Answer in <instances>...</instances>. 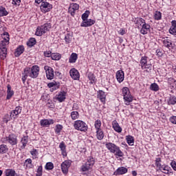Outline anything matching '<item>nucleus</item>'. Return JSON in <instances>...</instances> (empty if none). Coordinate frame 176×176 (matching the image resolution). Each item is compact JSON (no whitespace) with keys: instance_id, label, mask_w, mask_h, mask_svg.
<instances>
[{"instance_id":"nucleus-6","label":"nucleus","mask_w":176,"mask_h":176,"mask_svg":"<svg viewBox=\"0 0 176 176\" xmlns=\"http://www.w3.org/2000/svg\"><path fill=\"white\" fill-rule=\"evenodd\" d=\"M94 165V158L89 157L86 163L81 167L82 171H89L91 167Z\"/></svg>"},{"instance_id":"nucleus-26","label":"nucleus","mask_w":176,"mask_h":176,"mask_svg":"<svg viewBox=\"0 0 176 176\" xmlns=\"http://www.w3.org/2000/svg\"><path fill=\"white\" fill-rule=\"evenodd\" d=\"M170 167L167 165H162L160 169H157V171H161L164 174H168L170 173Z\"/></svg>"},{"instance_id":"nucleus-62","label":"nucleus","mask_w":176,"mask_h":176,"mask_svg":"<svg viewBox=\"0 0 176 176\" xmlns=\"http://www.w3.org/2000/svg\"><path fill=\"white\" fill-rule=\"evenodd\" d=\"M171 24H172L171 27L176 28V21L175 20L172 21Z\"/></svg>"},{"instance_id":"nucleus-33","label":"nucleus","mask_w":176,"mask_h":176,"mask_svg":"<svg viewBox=\"0 0 176 176\" xmlns=\"http://www.w3.org/2000/svg\"><path fill=\"white\" fill-rule=\"evenodd\" d=\"M126 142L129 145H130L131 146H133V145H134V138L131 135H128L126 136Z\"/></svg>"},{"instance_id":"nucleus-3","label":"nucleus","mask_w":176,"mask_h":176,"mask_svg":"<svg viewBox=\"0 0 176 176\" xmlns=\"http://www.w3.org/2000/svg\"><path fill=\"white\" fill-rule=\"evenodd\" d=\"M52 28V24L50 23H45L44 25L37 28L36 31V35L37 36H42L43 34H46Z\"/></svg>"},{"instance_id":"nucleus-43","label":"nucleus","mask_w":176,"mask_h":176,"mask_svg":"<svg viewBox=\"0 0 176 176\" xmlns=\"http://www.w3.org/2000/svg\"><path fill=\"white\" fill-rule=\"evenodd\" d=\"M65 41L66 43H71L72 41V36L69 34H67L65 36Z\"/></svg>"},{"instance_id":"nucleus-12","label":"nucleus","mask_w":176,"mask_h":176,"mask_svg":"<svg viewBox=\"0 0 176 176\" xmlns=\"http://www.w3.org/2000/svg\"><path fill=\"white\" fill-rule=\"evenodd\" d=\"M71 167V162L68 160H65L61 164V170L63 174L68 173V168Z\"/></svg>"},{"instance_id":"nucleus-58","label":"nucleus","mask_w":176,"mask_h":176,"mask_svg":"<svg viewBox=\"0 0 176 176\" xmlns=\"http://www.w3.org/2000/svg\"><path fill=\"white\" fill-rule=\"evenodd\" d=\"M36 173H37V174H41L42 175V173H43L42 166H38Z\"/></svg>"},{"instance_id":"nucleus-35","label":"nucleus","mask_w":176,"mask_h":176,"mask_svg":"<svg viewBox=\"0 0 176 176\" xmlns=\"http://www.w3.org/2000/svg\"><path fill=\"white\" fill-rule=\"evenodd\" d=\"M136 25L138 26V27H142V25H144V24H145L146 23V22H145V20L144 19H142V18H138L137 19H136Z\"/></svg>"},{"instance_id":"nucleus-41","label":"nucleus","mask_w":176,"mask_h":176,"mask_svg":"<svg viewBox=\"0 0 176 176\" xmlns=\"http://www.w3.org/2000/svg\"><path fill=\"white\" fill-rule=\"evenodd\" d=\"M96 130H101V120H97L94 123Z\"/></svg>"},{"instance_id":"nucleus-29","label":"nucleus","mask_w":176,"mask_h":176,"mask_svg":"<svg viewBox=\"0 0 176 176\" xmlns=\"http://www.w3.org/2000/svg\"><path fill=\"white\" fill-rule=\"evenodd\" d=\"M76 60H78V54L76 53H72L69 58V63H76Z\"/></svg>"},{"instance_id":"nucleus-9","label":"nucleus","mask_w":176,"mask_h":176,"mask_svg":"<svg viewBox=\"0 0 176 176\" xmlns=\"http://www.w3.org/2000/svg\"><path fill=\"white\" fill-rule=\"evenodd\" d=\"M44 69L46 72V77L50 80H52L54 78V70L50 66H45Z\"/></svg>"},{"instance_id":"nucleus-23","label":"nucleus","mask_w":176,"mask_h":176,"mask_svg":"<svg viewBox=\"0 0 176 176\" xmlns=\"http://www.w3.org/2000/svg\"><path fill=\"white\" fill-rule=\"evenodd\" d=\"M59 148L61 151V153L63 157H65V156H67V148H66L65 143H64V142H61L59 144Z\"/></svg>"},{"instance_id":"nucleus-52","label":"nucleus","mask_w":176,"mask_h":176,"mask_svg":"<svg viewBox=\"0 0 176 176\" xmlns=\"http://www.w3.org/2000/svg\"><path fill=\"white\" fill-rule=\"evenodd\" d=\"M89 11H86L85 13L82 14V19L83 21H86V20H87V17H89Z\"/></svg>"},{"instance_id":"nucleus-36","label":"nucleus","mask_w":176,"mask_h":176,"mask_svg":"<svg viewBox=\"0 0 176 176\" xmlns=\"http://www.w3.org/2000/svg\"><path fill=\"white\" fill-rule=\"evenodd\" d=\"M163 43L164 45V47H168V49H170V47H173V43L170 40L165 39L163 41Z\"/></svg>"},{"instance_id":"nucleus-18","label":"nucleus","mask_w":176,"mask_h":176,"mask_svg":"<svg viewBox=\"0 0 176 176\" xmlns=\"http://www.w3.org/2000/svg\"><path fill=\"white\" fill-rule=\"evenodd\" d=\"M67 97V92L63 91L58 93V95H56V100L59 101V102H63L65 101V98Z\"/></svg>"},{"instance_id":"nucleus-37","label":"nucleus","mask_w":176,"mask_h":176,"mask_svg":"<svg viewBox=\"0 0 176 176\" xmlns=\"http://www.w3.org/2000/svg\"><path fill=\"white\" fill-rule=\"evenodd\" d=\"M8 151V148L6 144H0V154L6 153Z\"/></svg>"},{"instance_id":"nucleus-11","label":"nucleus","mask_w":176,"mask_h":176,"mask_svg":"<svg viewBox=\"0 0 176 176\" xmlns=\"http://www.w3.org/2000/svg\"><path fill=\"white\" fill-rule=\"evenodd\" d=\"M38 75H39V66H32L30 69V78L35 79V78H38Z\"/></svg>"},{"instance_id":"nucleus-24","label":"nucleus","mask_w":176,"mask_h":176,"mask_svg":"<svg viewBox=\"0 0 176 176\" xmlns=\"http://www.w3.org/2000/svg\"><path fill=\"white\" fill-rule=\"evenodd\" d=\"M19 113H21V107H16L14 110L10 112V116L14 118L16 116H19Z\"/></svg>"},{"instance_id":"nucleus-32","label":"nucleus","mask_w":176,"mask_h":176,"mask_svg":"<svg viewBox=\"0 0 176 176\" xmlns=\"http://www.w3.org/2000/svg\"><path fill=\"white\" fill-rule=\"evenodd\" d=\"M22 144V149H24L25 146H27V144H28V136H23L21 140Z\"/></svg>"},{"instance_id":"nucleus-2","label":"nucleus","mask_w":176,"mask_h":176,"mask_svg":"<svg viewBox=\"0 0 176 176\" xmlns=\"http://www.w3.org/2000/svg\"><path fill=\"white\" fill-rule=\"evenodd\" d=\"M9 42V37L4 38L1 41V45H0V58L1 60H5L6 56H8V48H6V43Z\"/></svg>"},{"instance_id":"nucleus-63","label":"nucleus","mask_w":176,"mask_h":176,"mask_svg":"<svg viewBox=\"0 0 176 176\" xmlns=\"http://www.w3.org/2000/svg\"><path fill=\"white\" fill-rule=\"evenodd\" d=\"M120 34L121 35H124V34H126V31L123 29L121 30V32H120Z\"/></svg>"},{"instance_id":"nucleus-39","label":"nucleus","mask_w":176,"mask_h":176,"mask_svg":"<svg viewBox=\"0 0 176 176\" xmlns=\"http://www.w3.org/2000/svg\"><path fill=\"white\" fill-rule=\"evenodd\" d=\"M150 89L153 91H159V85H157L156 82L152 83L150 85Z\"/></svg>"},{"instance_id":"nucleus-28","label":"nucleus","mask_w":176,"mask_h":176,"mask_svg":"<svg viewBox=\"0 0 176 176\" xmlns=\"http://www.w3.org/2000/svg\"><path fill=\"white\" fill-rule=\"evenodd\" d=\"M98 98H99L102 102H105V92H104L102 90H100L98 92Z\"/></svg>"},{"instance_id":"nucleus-16","label":"nucleus","mask_w":176,"mask_h":176,"mask_svg":"<svg viewBox=\"0 0 176 176\" xmlns=\"http://www.w3.org/2000/svg\"><path fill=\"white\" fill-rule=\"evenodd\" d=\"M54 123V120L52 119H49V120L44 119L40 121V124H41V126H42V127H49L50 124H53Z\"/></svg>"},{"instance_id":"nucleus-55","label":"nucleus","mask_w":176,"mask_h":176,"mask_svg":"<svg viewBox=\"0 0 176 176\" xmlns=\"http://www.w3.org/2000/svg\"><path fill=\"white\" fill-rule=\"evenodd\" d=\"M170 122L173 124H176V116H172L170 118Z\"/></svg>"},{"instance_id":"nucleus-46","label":"nucleus","mask_w":176,"mask_h":176,"mask_svg":"<svg viewBox=\"0 0 176 176\" xmlns=\"http://www.w3.org/2000/svg\"><path fill=\"white\" fill-rule=\"evenodd\" d=\"M155 20H160L162 19V12L159 11H156L154 14Z\"/></svg>"},{"instance_id":"nucleus-27","label":"nucleus","mask_w":176,"mask_h":176,"mask_svg":"<svg viewBox=\"0 0 176 176\" xmlns=\"http://www.w3.org/2000/svg\"><path fill=\"white\" fill-rule=\"evenodd\" d=\"M4 175L5 176H16V173L14 169L8 168L4 170Z\"/></svg>"},{"instance_id":"nucleus-48","label":"nucleus","mask_w":176,"mask_h":176,"mask_svg":"<svg viewBox=\"0 0 176 176\" xmlns=\"http://www.w3.org/2000/svg\"><path fill=\"white\" fill-rule=\"evenodd\" d=\"M53 168H54V165L52 162H47L45 164L46 170H53Z\"/></svg>"},{"instance_id":"nucleus-51","label":"nucleus","mask_w":176,"mask_h":176,"mask_svg":"<svg viewBox=\"0 0 176 176\" xmlns=\"http://www.w3.org/2000/svg\"><path fill=\"white\" fill-rule=\"evenodd\" d=\"M48 87H54V86H57V87H58V86H60V83H57L56 82H50L47 85Z\"/></svg>"},{"instance_id":"nucleus-31","label":"nucleus","mask_w":176,"mask_h":176,"mask_svg":"<svg viewBox=\"0 0 176 176\" xmlns=\"http://www.w3.org/2000/svg\"><path fill=\"white\" fill-rule=\"evenodd\" d=\"M96 138L99 140V141H101V140L104 138V132L102 131V129L96 131Z\"/></svg>"},{"instance_id":"nucleus-61","label":"nucleus","mask_w":176,"mask_h":176,"mask_svg":"<svg viewBox=\"0 0 176 176\" xmlns=\"http://www.w3.org/2000/svg\"><path fill=\"white\" fill-rule=\"evenodd\" d=\"M30 154L32 156H36V150L34 149L33 151H30Z\"/></svg>"},{"instance_id":"nucleus-47","label":"nucleus","mask_w":176,"mask_h":176,"mask_svg":"<svg viewBox=\"0 0 176 176\" xmlns=\"http://www.w3.org/2000/svg\"><path fill=\"white\" fill-rule=\"evenodd\" d=\"M61 130H63V125L61 124H57L56 126V129H55V133L56 134H60V133H61Z\"/></svg>"},{"instance_id":"nucleus-40","label":"nucleus","mask_w":176,"mask_h":176,"mask_svg":"<svg viewBox=\"0 0 176 176\" xmlns=\"http://www.w3.org/2000/svg\"><path fill=\"white\" fill-rule=\"evenodd\" d=\"M71 118L72 120H76L79 118V113L78 111H72L71 113Z\"/></svg>"},{"instance_id":"nucleus-13","label":"nucleus","mask_w":176,"mask_h":176,"mask_svg":"<svg viewBox=\"0 0 176 176\" xmlns=\"http://www.w3.org/2000/svg\"><path fill=\"white\" fill-rule=\"evenodd\" d=\"M22 82L23 83H25V80H27V78L28 76L31 78V68L26 67L24 69V72L22 73Z\"/></svg>"},{"instance_id":"nucleus-19","label":"nucleus","mask_w":176,"mask_h":176,"mask_svg":"<svg viewBox=\"0 0 176 176\" xmlns=\"http://www.w3.org/2000/svg\"><path fill=\"white\" fill-rule=\"evenodd\" d=\"M96 24V21L93 19H87L85 21H83V22L81 23V27H91V25Z\"/></svg>"},{"instance_id":"nucleus-50","label":"nucleus","mask_w":176,"mask_h":176,"mask_svg":"<svg viewBox=\"0 0 176 176\" xmlns=\"http://www.w3.org/2000/svg\"><path fill=\"white\" fill-rule=\"evenodd\" d=\"M12 118H13V116H10L9 114H6L3 118V122L5 123H8V122H10V119H12Z\"/></svg>"},{"instance_id":"nucleus-4","label":"nucleus","mask_w":176,"mask_h":176,"mask_svg":"<svg viewBox=\"0 0 176 176\" xmlns=\"http://www.w3.org/2000/svg\"><path fill=\"white\" fill-rule=\"evenodd\" d=\"M122 95L126 105H130V102H133V96L130 94V90L124 87L122 89Z\"/></svg>"},{"instance_id":"nucleus-5","label":"nucleus","mask_w":176,"mask_h":176,"mask_svg":"<svg viewBox=\"0 0 176 176\" xmlns=\"http://www.w3.org/2000/svg\"><path fill=\"white\" fill-rule=\"evenodd\" d=\"M74 127L76 130H78V131H82L84 133H86L88 129L87 124L82 120L75 121Z\"/></svg>"},{"instance_id":"nucleus-34","label":"nucleus","mask_w":176,"mask_h":176,"mask_svg":"<svg viewBox=\"0 0 176 176\" xmlns=\"http://www.w3.org/2000/svg\"><path fill=\"white\" fill-rule=\"evenodd\" d=\"M36 44V40L35 38H30V40L27 42V45L29 47H32V46Z\"/></svg>"},{"instance_id":"nucleus-15","label":"nucleus","mask_w":176,"mask_h":176,"mask_svg":"<svg viewBox=\"0 0 176 176\" xmlns=\"http://www.w3.org/2000/svg\"><path fill=\"white\" fill-rule=\"evenodd\" d=\"M79 9V4L78 3H72L69 8V13L71 16H75V12Z\"/></svg>"},{"instance_id":"nucleus-54","label":"nucleus","mask_w":176,"mask_h":176,"mask_svg":"<svg viewBox=\"0 0 176 176\" xmlns=\"http://www.w3.org/2000/svg\"><path fill=\"white\" fill-rule=\"evenodd\" d=\"M52 54H52V52H50V51H46L44 52L45 57H51L52 58Z\"/></svg>"},{"instance_id":"nucleus-59","label":"nucleus","mask_w":176,"mask_h":176,"mask_svg":"<svg viewBox=\"0 0 176 176\" xmlns=\"http://www.w3.org/2000/svg\"><path fill=\"white\" fill-rule=\"evenodd\" d=\"M21 0H12V5H20Z\"/></svg>"},{"instance_id":"nucleus-14","label":"nucleus","mask_w":176,"mask_h":176,"mask_svg":"<svg viewBox=\"0 0 176 176\" xmlns=\"http://www.w3.org/2000/svg\"><path fill=\"white\" fill-rule=\"evenodd\" d=\"M69 74L71 78L74 79V80H78L79 78H80V75L79 74V72L75 68H73L70 70Z\"/></svg>"},{"instance_id":"nucleus-38","label":"nucleus","mask_w":176,"mask_h":176,"mask_svg":"<svg viewBox=\"0 0 176 176\" xmlns=\"http://www.w3.org/2000/svg\"><path fill=\"white\" fill-rule=\"evenodd\" d=\"M9 12L6 11V8L3 7H0V17H3V16H8Z\"/></svg>"},{"instance_id":"nucleus-7","label":"nucleus","mask_w":176,"mask_h":176,"mask_svg":"<svg viewBox=\"0 0 176 176\" xmlns=\"http://www.w3.org/2000/svg\"><path fill=\"white\" fill-rule=\"evenodd\" d=\"M140 65H141L142 69H145L146 68L148 69H151V68H152V65L148 63V56H144L141 57Z\"/></svg>"},{"instance_id":"nucleus-8","label":"nucleus","mask_w":176,"mask_h":176,"mask_svg":"<svg viewBox=\"0 0 176 176\" xmlns=\"http://www.w3.org/2000/svg\"><path fill=\"white\" fill-rule=\"evenodd\" d=\"M3 141H7L10 145H17V135L10 134L8 137L3 139Z\"/></svg>"},{"instance_id":"nucleus-21","label":"nucleus","mask_w":176,"mask_h":176,"mask_svg":"<svg viewBox=\"0 0 176 176\" xmlns=\"http://www.w3.org/2000/svg\"><path fill=\"white\" fill-rule=\"evenodd\" d=\"M127 173V168L123 166L118 168L115 172L114 175H123Z\"/></svg>"},{"instance_id":"nucleus-10","label":"nucleus","mask_w":176,"mask_h":176,"mask_svg":"<svg viewBox=\"0 0 176 176\" xmlns=\"http://www.w3.org/2000/svg\"><path fill=\"white\" fill-rule=\"evenodd\" d=\"M53 9V6L47 2H42L41 5V10L43 13H47L50 10Z\"/></svg>"},{"instance_id":"nucleus-49","label":"nucleus","mask_w":176,"mask_h":176,"mask_svg":"<svg viewBox=\"0 0 176 176\" xmlns=\"http://www.w3.org/2000/svg\"><path fill=\"white\" fill-rule=\"evenodd\" d=\"M160 162H162V159L160 157L156 158L155 166L158 168V170H160V167L163 166L160 164Z\"/></svg>"},{"instance_id":"nucleus-22","label":"nucleus","mask_w":176,"mask_h":176,"mask_svg":"<svg viewBox=\"0 0 176 176\" xmlns=\"http://www.w3.org/2000/svg\"><path fill=\"white\" fill-rule=\"evenodd\" d=\"M7 100H10V98H12V97H13L14 94V91H13V90H12V87L10 86V85H7Z\"/></svg>"},{"instance_id":"nucleus-17","label":"nucleus","mask_w":176,"mask_h":176,"mask_svg":"<svg viewBox=\"0 0 176 176\" xmlns=\"http://www.w3.org/2000/svg\"><path fill=\"white\" fill-rule=\"evenodd\" d=\"M116 79L119 83H122L123 80H124V72L122 70H118L116 72Z\"/></svg>"},{"instance_id":"nucleus-57","label":"nucleus","mask_w":176,"mask_h":176,"mask_svg":"<svg viewBox=\"0 0 176 176\" xmlns=\"http://www.w3.org/2000/svg\"><path fill=\"white\" fill-rule=\"evenodd\" d=\"M170 166L173 168V170H175V171H176V162L175 161H173L170 163Z\"/></svg>"},{"instance_id":"nucleus-25","label":"nucleus","mask_w":176,"mask_h":176,"mask_svg":"<svg viewBox=\"0 0 176 176\" xmlns=\"http://www.w3.org/2000/svg\"><path fill=\"white\" fill-rule=\"evenodd\" d=\"M23 53H24V46L20 45L19 47L16 48L14 52V56L15 57H20V56H21Z\"/></svg>"},{"instance_id":"nucleus-45","label":"nucleus","mask_w":176,"mask_h":176,"mask_svg":"<svg viewBox=\"0 0 176 176\" xmlns=\"http://www.w3.org/2000/svg\"><path fill=\"white\" fill-rule=\"evenodd\" d=\"M88 78L91 80V83H94V82H96V77L94 76V74L91 72L88 74Z\"/></svg>"},{"instance_id":"nucleus-56","label":"nucleus","mask_w":176,"mask_h":176,"mask_svg":"<svg viewBox=\"0 0 176 176\" xmlns=\"http://www.w3.org/2000/svg\"><path fill=\"white\" fill-rule=\"evenodd\" d=\"M32 160H31V158H28L25 161V164H26V166H28V164H32Z\"/></svg>"},{"instance_id":"nucleus-60","label":"nucleus","mask_w":176,"mask_h":176,"mask_svg":"<svg viewBox=\"0 0 176 176\" xmlns=\"http://www.w3.org/2000/svg\"><path fill=\"white\" fill-rule=\"evenodd\" d=\"M157 56L159 57H162L163 56V54L160 52V50H156Z\"/></svg>"},{"instance_id":"nucleus-44","label":"nucleus","mask_w":176,"mask_h":176,"mask_svg":"<svg viewBox=\"0 0 176 176\" xmlns=\"http://www.w3.org/2000/svg\"><path fill=\"white\" fill-rule=\"evenodd\" d=\"M51 58L52 60H58L61 58V54H52V56H51Z\"/></svg>"},{"instance_id":"nucleus-42","label":"nucleus","mask_w":176,"mask_h":176,"mask_svg":"<svg viewBox=\"0 0 176 176\" xmlns=\"http://www.w3.org/2000/svg\"><path fill=\"white\" fill-rule=\"evenodd\" d=\"M176 104V97L172 96L168 101V105H175Z\"/></svg>"},{"instance_id":"nucleus-64","label":"nucleus","mask_w":176,"mask_h":176,"mask_svg":"<svg viewBox=\"0 0 176 176\" xmlns=\"http://www.w3.org/2000/svg\"><path fill=\"white\" fill-rule=\"evenodd\" d=\"M132 175H133V176H137V171L133 170V171H132Z\"/></svg>"},{"instance_id":"nucleus-20","label":"nucleus","mask_w":176,"mask_h":176,"mask_svg":"<svg viewBox=\"0 0 176 176\" xmlns=\"http://www.w3.org/2000/svg\"><path fill=\"white\" fill-rule=\"evenodd\" d=\"M149 30H151V25L146 23L142 25V28L140 30V33L142 34V35H146V34H148V31H149Z\"/></svg>"},{"instance_id":"nucleus-1","label":"nucleus","mask_w":176,"mask_h":176,"mask_svg":"<svg viewBox=\"0 0 176 176\" xmlns=\"http://www.w3.org/2000/svg\"><path fill=\"white\" fill-rule=\"evenodd\" d=\"M106 148H107L111 153H114L116 156H118L119 157H122L124 155L123 152L120 150V148L113 143H107Z\"/></svg>"},{"instance_id":"nucleus-53","label":"nucleus","mask_w":176,"mask_h":176,"mask_svg":"<svg viewBox=\"0 0 176 176\" xmlns=\"http://www.w3.org/2000/svg\"><path fill=\"white\" fill-rule=\"evenodd\" d=\"M170 34H172V35H175L176 34V28H173L172 26L169 29Z\"/></svg>"},{"instance_id":"nucleus-30","label":"nucleus","mask_w":176,"mask_h":176,"mask_svg":"<svg viewBox=\"0 0 176 176\" xmlns=\"http://www.w3.org/2000/svg\"><path fill=\"white\" fill-rule=\"evenodd\" d=\"M113 128L117 133H122V128L120 126H119V124L116 121L113 122Z\"/></svg>"}]
</instances>
